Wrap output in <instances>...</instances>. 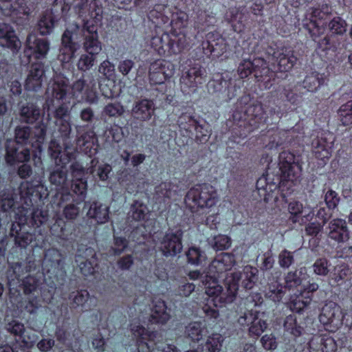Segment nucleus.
I'll use <instances>...</instances> for the list:
<instances>
[{
	"label": "nucleus",
	"instance_id": "obj_1",
	"mask_svg": "<svg viewBox=\"0 0 352 352\" xmlns=\"http://www.w3.org/2000/svg\"><path fill=\"white\" fill-rule=\"evenodd\" d=\"M234 264V256L232 254L222 253L217 256L210 264L207 274L202 280L207 296L202 309L210 318L219 317L217 307L230 304L236 298L239 274L236 272H231L224 277V274L230 270Z\"/></svg>",
	"mask_w": 352,
	"mask_h": 352
},
{
	"label": "nucleus",
	"instance_id": "obj_2",
	"mask_svg": "<svg viewBox=\"0 0 352 352\" xmlns=\"http://www.w3.org/2000/svg\"><path fill=\"white\" fill-rule=\"evenodd\" d=\"M148 17L155 28L164 33L153 36L151 47L160 55L177 54L188 48L192 43V36L188 30V14L181 10L171 12L167 6L155 5Z\"/></svg>",
	"mask_w": 352,
	"mask_h": 352
},
{
	"label": "nucleus",
	"instance_id": "obj_3",
	"mask_svg": "<svg viewBox=\"0 0 352 352\" xmlns=\"http://www.w3.org/2000/svg\"><path fill=\"white\" fill-rule=\"evenodd\" d=\"M75 12L84 21L83 49L86 53L96 56L102 50L98 26L102 23L103 7L98 0H81L75 6Z\"/></svg>",
	"mask_w": 352,
	"mask_h": 352
},
{
	"label": "nucleus",
	"instance_id": "obj_4",
	"mask_svg": "<svg viewBox=\"0 0 352 352\" xmlns=\"http://www.w3.org/2000/svg\"><path fill=\"white\" fill-rule=\"evenodd\" d=\"M15 221L12 223L10 235L14 236L15 244L22 248H25L31 244L34 236L30 232L19 233L21 226L25 224L33 228H39L48 219L46 211L38 208L18 207L15 211Z\"/></svg>",
	"mask_w": 352,
	"mask_h": 352
},
{
	"label": "nucleus",
	"instance_id": "obj_5",
	"mask_svg": "<svg viewBox=\"0 0 352 352\" xmlns=\"http://www.w3.org/2000/svg\"><path fill=\"white\" fill-rule=\"evenodd\" d=\"M262 104L257 100L252 102L250 95L241 97L236 103V109L233 113L234 122H246L253 130L262 123L266 122L267 117Z\"/></svg>",
	"mask_w": 352,
	"mask_h": 352
},
{
	"label": "nucleus",
	"instance_id": "obj_6",
	"mask_svg": "<svg viewBox=\"0 0 352 352\" xmlns=\"http://www.w3.org/2000/svg\"><path fill=\"white\" fill-rule=\"evenodd\" d=\"M237 72L241 78H247L253 73L256 80L260 82L259 86L265 89L272 87L276 77L275 72L268 67L262 58L243 59L239 65Z\"/></svg>",
	"mask_w": 352,
	"mask_h": 352
},
{
	"label": "nucleus",
	"instance_id": "obj_7",
	"mask_svg": "<svg viewBox=\"0 0 352 352\" xmlns=\"http://www.w3.org/2000/svg\"><path fill=\"white\" fill-rule=\"evenodd\" d=\"M49 153L57 167L51 173L50 181L55 186L63 187L67 179V171L63 169L75 157V152L68 151L67 146L63 151L62 146L56 140H52L49 145Z\"/></svg>",
	"mask_w": 352,
	"mask_h": 352
},
{
	"label": "nucleus",
	"instance_id": "obj_8",
	"mask_svg": "<svg viewBox=\"0 0 352 352\" xmlns=\"http://www.w3.org/2000/svg\"><path fill=\"white\" fill-rule=\"evenodd\" d=\"M219 201L216 188L209 184H197L187 192L185 202L189 206H197L201 208H212Z\"/></svg>",
	"mask_w": 352,
	"mask_h": 352
},
{
	"label": "nucleus",
	"instance_id": "obj_9",
	"mask_svg": "<svg viewBox=\"0 0 352 352\" xmlns=\"http://www.w3.org/2000/svg\"><path fill=\"white\" fill-rule=\"evenodd\" d=\"M332 8L328 4H322L310 8L307 12L306 19L309 22L303 23L314 41L322 35L327 28L325 19L331 14Z\"/></svg>",
	"mask_w": 352,
	"mask_h": 352
},
{
	"label": "nucleus",
	"instance_id": "obj_10",
	"mask_svg": "<svg viewBox=\"0 0 352 352\" xmlns=\"http://www.w3.org/2000/svg\"><path fill=\"white\" fill-rule=\"evenodd\" d=\"M96 159H92L91 166L85 168L83 165L78 161L72 163L70 166L71 174L73 177L72 189V191L78 196L79 201H82L86 197L87 182L85 177L88 173L94 174V166L98 164Z\"/></svg>",
	"mask_w": 352,
	"mask_h": 352
},
{
	"label": "nucleus",
	"instance_id": "obj_11",
	"mask_svg": "<svg viewBox=\"0 0 352 352\" xmlns=\"http://www.w3.org/2000/svg\"><path fill=\"white\" fill-rule=\"evenodd\" d=\"M46 126L40 124L32 130L29 126H17L15 129V143L18 144H31L36 151L41 153L45 141Z\"/></svg>",
	"mask_w": 352,
	"mask_h": 352
},
{
	"label": "nucleus",
	"instance_id": "obj_12",
	"mask_svg": "<svg viewBox=\"0 0 352 352\" xmlns=\"http://www.w3.org/2000/svg\"><path fill=\"white\" fill-rule=\"evenodd\" d=\"M84 25L81 28L77 23H72L66 28L62 36L63 47L60 50L62 54L59 55L61 61L67 63L74 57L76 45L81 38L84 37Z\"/></svg>",
	"mask_w": 352,
	"mask_h": 352
},
{
	"label": "nucleus",
	"instance_id": "obj_13",
	"mask_svg": "<svg viewBox=\"0 0 352 352\" xmlns=\"http://www.w3.org/2000/svg\"><path fill=\"white\" fill-rule=\"evenodd\" d=\"M46 96L47 103L50 100H51V103L54 100L69 103L71 99V93L68 78L60 74H55L47 85Z\"/></svg>",
	"mask_w": 352,
	"mask_h": 352
},
{
	"label": "nucleus",
	"instance_id": "obj_14",
	"mask_svg": "<svg viewBox=\"0 0 352 352\" xmlns=\"http://www.w3.org/2000/svg\"><path fill=\"white\" fill-rule=\"evenodd\" d=\"M0 10L14 23L22 25L28 20L32 8L28 5L27 0H0Z\"/></svg>",
	"mask_w": 352,
	"mask_h": 352
},
{
	"label": "nucleus",
	"instance_id": "obj_15",
	"mask_svg": "<svg viewBox=\"0 0 352 352\" xmlns=\"http://www.w3.org/2000/svg\"><path fill=\"white\" fill-rule=\"evenodd\" d=\"M206 69L199 64H195L183 71L180 78L181 89L184 93L195 92L206 81Z\"/></svg>",
	"mask_w": 352,
	"mask_h": 352
},
{
	"label": "nucleus",
	"instance_id": "obj_16",
	"mask_svg": "<svg viewBox=\"0 0 352 352\" xmlns=\"http://www.w3.org/2000/svg\"><path fill=\"white\" fill-rule=\"evenodd\" d=\"M208 89L224 102H229L236 95V88L232 85L231 78L228 74H217L208 82Z\"/></svg>",
	"mask_w": 352,
	"mask_h": 352
},
{
	"label": "nucleus",
	"instance_id": "obj_17",
	"mask_svg": "<svg viewBox=\"0 0 352 352\" xmlns=\"http://www.w3.org/2000/svg\"><path fill=\"white\" fill-rule=\"evenodd\" d=\"M279 169L283 180L294 182L298 177L300 170L299 155H295L289 151H283L279 157Z\"/></svg>",
	"mask_w": 352,
	"mask_h": 352
},
{
	"label": "nucleus",
	"instance_id": "obj_18",
	"mask_svg": "<svg viewBox=\"0 0 352 352\" xmlns=\"http://www.w3.org/2000/svg\"><path fill=\"white\" fill-rule=\"evenodd\" d=\"M87 126L76 125V146L89 157L97 152L98 138L93 129H86Z\"/></svg>",
	"mask_w": 352,
	"mask_h": 352
},
{
	"label": "nucleus",
	"instance_id": "obj_19",
	"mask_svg": "<svg viewBox=\"0 0 352 352\" xmlns=\"http://www.w3.org/2000/svg\"><path fill=\"white\" fill-rule=\"evenodd\" d=\"M335 141L334 135L329 131H320L312 140V151L316 158L324 161L330 157Z\"/></svg>",
	"mask_w": 352,
	"mask_h": 352
},
{
	"label": "nucleus",
	"instance_id": "obj_20",
	"mask_svg": "<svg viewBox=\"0 0 352 352\" xmlns=\"http://www.w3.org/2000/svg\"><path fill=\"white\" fill-rule=\"evenodd\" d=\"M131 330L136 340L138 352H160V346L153 348V342L157 334L156 331H149L135 323L131 324Z\"/></svg>",
	"mask_w": 352,
	"mask_h": 352
},
{
	"label": "nucleus",
	"instance_id": "obj_21",
	"mask_svg": "<svg viewBox=\"0 0 352 352\" xmlns=\"http://www.w3.org/2000/svg\"><path fill=\"white\" fill-rule=\"evenodd\" d=\"M50 50V43L47 39L38 38L36 34H28L24 50L25 55L31 58L41 60L46 58Z\"/></svg>",
	"mask_w": 352,
	"mask_h": 352
},
{
	"label": "nucleus",
	"instance_id": "obj_22",
	"mask_svg": "<svg viewBox=\"0 0 352 352\" xmlns=\"http://www.w3.org/2000/svg\"><path fill=\"white\" fill-rule=\"evenodd\" d=\"M175 73L174 65L166 60H157L152 63L148 69L151 84L161 85L171 78Z\"/></svg>",
	"mask_w": 352,
	"mask_h": 352
},
{
	"label": "nucleus",
	"instance_id": "obj_23",
	"mask_svg": "<svg viewBox=\"0 0 352 352\" xmlns=\"http://www.w3.org/2000/svg\"><path fill=\"white\" fill-rule=\"evenodd\" d=\"M269 61L274 60L277 63V70L280 72L289 71L297 61V58L293 52L285 48H273L267 50Z\"/></svg>",
	"mask_w": 352,
	"mask_h": 352
},
{
	"label": "nucleus",
	"instance_id": "obj_24",
	"mask_svg": "<svg viewBox=\"0 0 352 352\" xmlns=\"http://www.w3.org/2000/svg\"><path fill=\"white\" fill-rule=\"evenodd\" d=\"M343 318L340 307L330 302L322 307L319 320L323 325L331 328V331H335L342 326Z\"/></svg>",
	"mask_w": 352,
	"mask_h": 352
},
{
	"label": "nucleus",
	"instance_id": "obj_25",
	"mask_svg": "<svg viewBox=\"0 0 352 352\" xmlns=\"http://www.w3.org/2000/svg\"><path fill=\"white\" fill-rule=\"evenodd\" d=\"M201 47L206 56L217 58L227 51L228 45L225 38L219 32H210L206 34Z\"/></svg>",
	"mask_w": 352,
	"mask_h": 352
},
{
	"label": "nucleus",
	"instance_id": "obj_26",
	"mask_svg": "<svg viewBox=\"0 0 352 352\" xmlns=\"http://www.w3.org/2000/svg\"><path fill=\"white\" fill-rule=\"evenodd\" d=\"M120 184L131 194L138 192L144 189L148 182L140 176L138 170L124 169L118 176Z\"/></svg>",
	"mask_w": 352,
	"mask_h": 352
},
{
	"label": "nucleus",
	"instance_id": "obj_27",
	"mask_svg": "<svg viewBox=\"0 0 352 352\" xmlns=\"http://www.w3.org/2000/svg\"><path fill=\"white\" fill-rule=\"evenodd\" d=\"M71 98L84 100L89 104L98 102V96L94 85L87 84L82 76L70 86Z\"/></svg>",
	"mask_w": 352,
	"mask_h": 352
},
{
	"label": "nucleus",
	"instance_id": "obj_28",
	"mask_svg": "<svg viewBox=\"0 0 352 352\" xmlns=\"http://www.w3.org/2000/svg\"><path fill=\"white\" fill-rule=\"evenodd\" d=\"M182 234L181 230L168 231L165 234L160 245V249L164 256H174L181 252Z\"/></svg>",
	"mask_w": 352,
	"mask_h": 352
},
{
	"label": "nucleus",
	"instance_id": "obj_29",
	"mask_svg": "<svg viewBox=\"0 0 352 352\" xmlns=\"http://www.w3.org/2000/svg\"><path fill=\"white\" fill-rule=\"evenodd\" d=\"M270 178L267 176L261 177L256 182V189L258 195L263 198L264 201L269 202L274 201L276 202L278 199L279 192L281 186H279L280 180L276 179V182H269Z\"/></svg>",
	"mask_w": 352,
	"mask_h": 352
},
{
	"label": "nucleus",
	"instance_id": "obj_30",
	"mask_svg": "<svg viewBox=\"0 0 352 352\" xmlns=\"http://www.w3.org/2000/svg\"><path fill=\"white\" fill-rule=\"evenodd\" d=\"M45 70L42 62L32 63L25 80L24 87L27 91H38L41 89L45 78Z\"/></svg>",
	"mask_w": 352,
	"mask_h": 352
},
{
	"label": "nucleus",
	"instance_id": "obj_31",
	"mask_svg": "<svg viewBox=\"0 0 352 352\" xmlns=\"http://www.w3.org/2000/svg\"><path fill=\"white\" fill-rule=\"evenodd\" d=\"M30 159V149L24 145L8 141L6 146V161L10 165L28 162Z\"/></svg>",
	"mask_w": 352,
	"mask_h": 352
},
{
	"label": "nucleus",
	"instance_id": "obj_32",
	"mask_svg": "<svg viewBox=\"0 0 352 352\" xmlns=\"http://www.w3.org/2000/svg\"><path fill=\"white\" fill-rule=\"evenodd\" d=\"M19 193L21 199H24L25 204L27 206L32 204L31 197L34 195L36 197L41 198L42 195L47 191L41 180L34 182H22L19 187Z\"/></svg>",
	"mask_w": 352,
	"mask_h": 352
},
{
	"label": "nucleus",
	"instance_id": "obj_33",
	"mask_svg": "<svg viewBox=\"0 0 352 352\" xmlns=\"http://www.w3.org/2000/svg\"><path fill=\"white\" fill-rule=\"evenodd\" d=\"M154 111L155 104L152 100L142 99L134 102L131 116L136 120L147 121L151 118Z\"/></svg>",
	"mask_w": 352,
	"mask_h": 352
},
{
	"label": "nucleus",
	"instance_id": "obj_34",
	"mask_svg": "<svg viewBox=\"0 0 352 352\" xmlns=\"http://www.w3.org/2000/svg\"><path fill=\"white\" fill-rule=\"evenodd\" d=\"M0 45L10 49L13 52H17L21 47V42L15 34L13 28L7 23L0 25Z\"/></svg>",
	"mask_w": 352,
	"mask_h": 352
},
{
	"label": "nucleus",
	"instance_id": "obj_35",
	"mask_svg": "<svg viewBox=\"0 0 352 352\" xmlns=\"http://www.w3.org/2000/svg\"><path fill=\"white\" fill-rule=\"evenodd\" d=\"M328 236L338 243H344L349 239V230L346 222L342 219H333L329 224Z\"/></svg>",
	"mask_w": 352,
	"mask_h": 352
},
{
	"label": "nucleus",
	"instance_id": "obj_36",
	"mask_svg": "<svg viewBox=\"0 0 352 352\" xmlns=\"http://www.w3.org/2000/svg\"><path fill=\"white\" fill-rule=\"evenodd\" d=\"M5 328L8 332L15 337L16 342H21V347L30 348L33 345L34 340L30 336L26 338L25 329L22 322L13 320L6 324Z\"/></svg>",
	"mask_w": 352,
	"mask_h": 352
},
{
	"label": "nucleus",
	"instance_id": "obj_37",
	"mask_svg": "<svg viewBox=\"0 0 352 352\" xmlns=\"http://www.w3.org/2000/svg\"><path fill=\"white\" fill-rule=\"evenodd\" d=\"M86 256H91V259L84 258L78 254L76 256V262L78 263L80 272L85 276L93 274L95 272V267L97 265L96 254L94 250L89 248L85 250Z\"/></svg>",
	"mask_w": 352,
	"mask_h": 352
},
{
	"label": "nucleus",
	"instance_id": "obj_38",
	"mask_svg": "<svg viewBox=\"0 0 352 352\" xmlns=\"http://www.w3.org/2000/svg\"><path fill=\"white\" fill-rule=\"evenodd\" d=\"M57 21L52 10L45 11L37 22V30L40 34L45 36L51 34Z\"/></svg>",
	"mask_w": 352,
	"mask_h": 352
},
{
	"label": "nucleus",
	"instance_id": "obj_39",
	"mask_svg": "<svg viewBox=\"0 0 352 352\" xmlns=\"http://www.w3.org/2000/svg\"><path fill=\"white\" fill-rule=\"evenodd\" d=\"M166 309L167 307L164 301L161 300H154L151 322L159 324L166 323L170 319V314Z\"/></svg>",
	"mask_w": 352,
	"mask_h": 352
},
{
	"label": "nucleus",
	"instance_id": "obj_40",
	"mask_svg": "<svg viewBox=\"0 0 352 352\" xmlns=\"http://www.w3.org/2000/svg\"><path fill=\"white\" fill-rule=\"evenodd\" d=\"M87 216L98 223H104L109 219V207L98 201L89 204Z\"/></svg>",
	"mask_w": 352,
	"mask_h": 352
},
{
	"label": "nucleus",
	"instance_id": "obj_41",
	"mask_svg": "<svg viewBox=\"0 0 352 352\" xmlns=\"http://www.w3.org/2000/svg\"><path fill=\"white\" fill-rule=\"evenodd\" d=\"M284 295L285 287L277 279L273 278L269 280L265 289V297L276 302H280Z\"/></svg>",
	"mask_w": 352,
	"mask_h": 352
},
{
	"label": "nucleus",
	"instance_id": "obj_42",
	"mask_svg": "<svg viewBox=\"0 0 352 352\" xmlns=\"http://www.w3.org/2000/svg\"><path fill=\"white\" fill-rule=\"evenodd\" d=\"M55 124L57 127V132L54 131L53 136L54 138H60L63 139V144H64V149L63 151H65V147H68V151H70V146L67 145L66 141L69 138V135L72 132V127L70 122L69 120L67 119H59L56 120L55 122ZM52 140H56L60 145V144L55 139H52L50 142Z\"/></svg>",
	"mask_w": 352,
	"mask_h": 352
},
{
	"label": "nucleus",
	"instance_id": "obj_43",
	"mask_svg": "<svg viewBox=\"0 0 352 352\" xmlns=\"http://www.w3.org/2000/svg\"><path fill=\"white\" fill-rule=\"evenodd\" d=\"M225 19L231 23L234 32H241L244 30L243 13L239 8H229L226 12Z\"/></svg>",
	"mask_w": 352,
	"mask_h": 352
},
{
	"label": "nucleus",
	"instance_id": "obj_44",
	"mask_svg": "<svg viewBox=\"0 0 352 352\" xmlns=\"http://www.w3.org/2000/svg\"><path fill=\"white\" fill-rule=\"evenodd\" d=\"M325 80L326 76L324 74L311 72L303 80L302 87L309 91H316L324 85Z\"/></svg>",
	"mask_w": 352,
	"mask_h": 352
},
{
	"label": "nucleus",
	"instance_id": "obj_45",
	"mask_svg": "<svg viewBox=\"0 0 352 352\" xmlns=\"http://www.w3.org/2000/svg\"><path fill=\"white\" fill-rule=\"evenodd\" d=\"M216 23V19L212 12L208 11H199L195 22V28L197 33L204 32L206 28L212 26Z\"/></svg>",
	"mask_w": 352,
	"mask_h": 352
},
{
	"label": "nucleus",
	"instance_id": "obj_46",
	"mask_svg": "<svg viewBox=\"0 0 352 352\" xmlns=\"http://www.w3.org/2000/svg\"><path fill=\"white\" fill-rule=\"evenodd\" d=\"M239 274V280L242 279V285L245 289H252L258 280V270L250 265H246L243 269V272H237Z\"/></svg>",
	"mask_w": 352,
	"mask_h": 352
},
{
	"label": "nucleus",
	"instance_id": "obj_47",
	"mask_svg": "<svg viewBox=\"0 0 352 352\" xmlns=\"http://www.w3.org/2000/svg\"><path fill=\"white\" fill-rule=\"evenodd\" d=\"M40 109L33 103H28L20 110V117L22 122L34 123L40 118Z\"/></svg>",
	"mask_w": 352,
	"mask_h": 352
},
{
	"label": "nucleus",
	"instance_id": "obj_48",
	"mask_svg": "<svg viewBox=\"0 0 352 352\" xmlns=\"http://www.w3.org/2000/svg\"><path fill=\"white\" fill-rule=\"evenodd\" d=\"M28 270L23 267L21 263H12L10 269L8 271V278L10 286H14L15 285L20 284L22 280V276L27 273Z\"/></svg>",
	"mask_w": 352,
	"mask_h": 352
},
{
	"label": "nucleus",
	"instance_id": "obj_49",
	"mask_svg": "<svg viewBox=\"0 0 352 352\" xmlns=\"http://www.w3.org/2000/svg\"><path fill=\"white\" fill-rule=\"evenodd\" d=\"M206 332V327L201 322H190L186 327V334L195 342L201 340Z\"/></svg>",
	"mask_w": 352,
	"mask_h": 352
},
{
	"label": "nucleus",
	"instance_id": "obj_50",
	"mask_svg": "<svg viewBox=\"0 0 352 352\" xmlns=\"http://www.w3.org/2000/svg\"><path fill=\"white\" fill-rule=\"evenodd\" d=\"M283 327L285 333L294 338L301 336L303 331V328L298 324L295 315H289L285 318Z\"/></svg>",
	"mask_w": 352,
	"mask_h": 352
},
{
	"label": "nucleus",
	"instance_id": "obj_51",
	"mask_svg": "<svg viewBox=\"0 0 352 352\" xmlns=\"http://www.w3.org/2000/svg\"><path fill=\"white\" fill-rule=\"evenodd\" d=\"M327 27L332 34L342 36L344 34L347 30V23L345 19L341 16H336L333 17L328 23Z\"/></svg>",
	"mask_w": 352,
	"mask_h": 352
},
{
	"label": "nucleus",
	"instance_id": "obj_52",
	"mask_svg": "<svg viewBox=\"0 0 352 352\" xmlns=\"http://www.w3.org/2000/svg\"><path fill=\"white\" fill-rule=\"evenodd\" d=\"M148 209L146 204L140 201H135L131 205L130 215L135 221L144 220L148 214Z\"/></svg>",
	"mask_w": 352,
	"mask_h": 352
},
{
	"label": "nucleus",
	"instance_id": "obj_53",
	"mask_svg": "<svg viewBox=\"0 0 352 352\" xmlns=\"http://www.w3.org/2000/svg\"><path fill=\"white\" fill-rule=\"evenodd\" d=\"M339 120L343 126L352 125V100L340 106L338 111Z\"/></svg>",
	"mask_w": 352,
	"mask_h": 352
},
{
	"label": "nucleus",
	"instance_id": "obj_54",
	"mask_svg": "<svg viewBox=\"0 0 352 352\" xmlns=\"http://www.w3.org/2000/svg\"><path fill=\"white\" fill-rule=\"evenodd\" d=\"M51 234L62 240H67L69 233L66 229V222L60 217H58L55 223L50 228Z\"/></svg>",
	"mask_w": 352,
	"mask_h": 352
},
{
	"label": "nucleus",
	"instance_id": "obj_55",
	"mask_svg": "<svg viewBox=\"0 0 352 352\" xmlns=\"http://www.w3.org/2000/svg\"><path fill=\"white\" fill-rule=\"evenodd\" d=\"M311 301L310 296H304V292H300L299 295L292 298L289 307L293 311L299 313L306 308Z\"/></svg>",
	"mask_w": 352,
	"mask_h": 352
},
{
	"label": "nucleus",
	"instance_id": "obj_56",
	"mask_svg": "<svg viewBox=\"0 0 352 352\" xmlns=\"http://www.w3.org/2000/svg\"><path fill=\"white\" fill-rule=\"evenodd\" d=\"M223 341L224 338L221 334L212 333L207 339L206 347L208 352H220Z\"/></svg>",
	"mask_w": 352,
	"mask_h": 352
},
{
	"label": "nucleus",
	"instance_id": "obj_57",
	"mask_svg": "<svg viewBox=\"0 0 352 352\" xmlns=\"http://www.w3.org/2000/svg\"><path fill=\"white\" fill-rule=\"evenodd\" d=\"M177 188L173 183L164 182L156 186L155 192L159 197L171 198L176 195Z\"/></svg>",
	"mask_w": 352,
	"mask_h": 352
},
{
	"label": "nucleus",
	"instance_id": "obj_58",
	"mask_svg": "<svg viewBox=\"0 0 352 352\" xmlns=\"http://www.w3.org/2000/svg\"><path fill=\"white\" fill-rule=\"evenodd\" d=\"M14 205L13 191L11 189L3 190L0 192V209L8 211Z\"/></svg>",
	"mask_w": 352,
	"mask_h": 352
},
{
	"label": "nucleus",
	"instance_id": "obj_59",
	"mask_svg": "<svg viewBox=\"0 0 352 352\" xmlns=\"http://www.w3.org/2000/svg\"><path fill=\"white\" fill-rule=\"evenodd\" d=\"M62 261V255L60 251L51 248L46 251L44 258L45 263H50L51 267L54 270L58 268Z\"/></svg>",
	"mask_w": 352,
	"mask_h": 352
},
{
	"label": "nucleus",
	"instance_id": "obj_60",
	"mask_svg": "<svg viewBox=\"0 0 352 352\" xmlns=\"http://www.w3.org/2000/svg\"><path fill=\"white\" fill-rule=\"evenodd\" d=\"M96 59V56L88 53L81 54L76 63L78 69L81 72L89 70L94 65Z\"/></svg>",
	"mask_w": 352,
	"mask_h": 352
},
{
	"label": "nucleus",
	"instance_id": "obj_61",
	"mask_svg": "<svg viewBox=\"0 0 352 352\" xmlns=\"http://www.w3.org/2000/svg\"><path fill=\"white\" fill-rule=\"evenodd\" d=\"M197 120L188 113H183L178 119V124L181 129L186 131L190 130L191 127H195L197 132L199 129H202L201 126L197 124Z\"/></svg>",
	"mask_w": 352,
	"mask_h": 352
},
{
	"label": "nucleus",
	"instance_id": "obj_62",
	"mask_svg": "<svg viewBox=\"0 0 352 352\" xmlns=\"http://www.w3.org/2000/svg\"><path fill=\"white\" fill-rule=\"evenodd\" d=\"M124 113L123 105L120 102L107 104L103 109L102 113L110 118H118Z\"/></svg>",
	"mask_w": 352,
	"mask_h": 352
},
{
	"label": "nucleus",
	"instance_id": "obj_63",
	"mask_svg": "<svg viewBox=\"0 0 352 352\" xmlns=\"http://www.w3.org/2000/svg\"><path fill=\"white\" fill-rule=\"evenodd\" d=\"M216 251L228 249L231 245V239L226 235L220 234L214 236L210 242Z\"/></svg>",
	"mask_w": 352,
	"mask_h": 352
},
{
	"label": "nucleus",
	"instance_id": "obj_64",
	"mask_svg": "<svg viewBox=\"0 0 352 352\" xmlns=\"http://www.w3.org/2000/svg\"><path fill=\"white\" fill-rule=\"evenodd\" d=\"M303 211V205L298 201H293L288 204V212L291 215L289 219L294 223L299 222L300 215Z\"/></svg>",
	"mask_w": 352,
	"mask_h": 352
}]
</instances>
